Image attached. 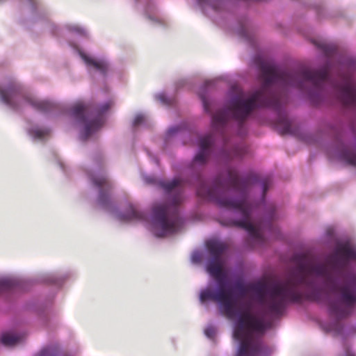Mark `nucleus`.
<instances>
[{"label": "nucleus", "mask_w": 356, "mask_h": 356, "mask_svg": "<svg viewBox=\"0 0 356 356\" xmlns=\"http://www.w3.org/2000/svg\"><path fill=\"white\" fill-rule=\"evenodd\" d=\"M356 261V248L348 243H339L323 263H314L309 255L296 254L293 257L296 266L286 278L270 287L259 284L253 287L265 314L274 318L283 315L290 302H300L311 298L309 291H316L320 282L341 303L353 307L356 303V274L345 275L349 261Z\"/></svg>", "instance_id": "f257e3e1"}, {"label": "nucleus", "mask_w": 356, "mask_h": 356, "mask_svg": "<svg viewBox=\"0 0 356 356\" xmlns=\"http://www.w3.org/2000/svg\"><path fill=\"white\" fill-rule=\"evenodd\" d=\"M256 63L260 71L261 88L245 98L244 92L239 88L232 87L236 95L232 98L229 107L217 111L212 117V125L215 129L223 128L230 115L242 124L257 107H269L280 112L281 97L278 92L273 90L274 84L293 86L304 90L305 85L309 83L311 89L307 92L312 97L321 92L323 86L328 78L329 68L327 66L317 70L301 68L291 71L282 70L261 58H257Z\"/></svg>", "instance_id": "f03ea898"}, {"label": "nucleus", "mask_w": 356, "mask_h": 356, "mask_svg": "<svg viewBox=\"0 0 356 356\" xmlns=\"http://www.w3.org/2000/svg\"><path fill=\"white\" fill-rule=\"evenodd\" d=\"M208 273L218 282L217 291L206 289L201 291V302L213 300L219 302L223 308L224 314L229 318L238 316L234 332V337L240 341V346L236 356H266V350L261 341L256 337H261L272 325L262 317L252 314L249 309L240 313L236 310V297L223 286L226 275L223 271L220 259H213L207 267Z\"/></svg>", "instance_id": "7ed1b4c3"}, {"label": "nucleus", "mask_w": 356, "mask_h": 356, "mask_svg": "<svg viewBox=\"0 0 356 356\" xmlns=\"http://www.w3.org/2000/svg\"><path fill=\"white\" fill-rule=\"evenodd\" d=\"M257 176L250 173L240 177L237 172L229 170L226 179L218 177L212 186H209L204 180L198 177L197 194L199 197L214 202L221 208L236 209L241 215L240 220H231L227 225L245 229L250 238L261 242L263 237L260 229L250 220L252 206L248 200L247 193L250 186L257 181Z\"/></svg>", "instance_id": "20e7f679"}, {"label": "nucleus", "mask_w": 356, "mask_h": 356, "mask_svg": "<svg viewBox=\"0 0 356 356\" xmlns=\"http://www.w3.org/2000/svg\"><path fill=\"white\" fill-rule=\"evenodd\" d=\"M181 184L179 179H174L170 181H162L159 183L167 193L173 191L175 193L166 203L156 204L153 207V227L158 237L176 232L183 224L178 208L182 201V195L179 191H177Z\"/></svg>", "instance_id": "39448f33"}, {"label": "nucleus", "mask_w": 356, "mask_h": 356, "mask_svg": "<svg viewBox=\"0 0 356 356\" xmlns=\"http://www.w3.org/2000/svg\"><path fill=\"white\" fill-rule=\"evenodd\" d=\"M111 106V102H107L95 106L78 102L72 106L71 108L72 115L77 121L84 124L81 134L83 140L88 139L93 133L102 127L104 122L103 115Z\"/></svg>", "instance_id": "423d86ee"}, {"label": "nucleus", "mask_w": 356, "mask_h": 356, "mask_svg": "<svg viewBox=\"0 0 356 356\" xmlns=\"http://www.w3.org/2000/svg\"><path fill=\"white\" fill-rule=\"evenodd\" d=\"M0 96L1 100L13 109L19 107L22 100L42 113L49 112L55 107V105L49 101L40 100L32 95H24L22 86L15 81H12L5 88H1Z\"/></svg>", "instance_id": "0eeeda50"}, {"label": "nucleus", "mask_w": 356, "mask_h": 356, "mask_svg": "<svg viewBox=\"0 0 356 356\" xmlns=\"http://www.w3.org/2000/svg\"><path fill=\"white\" fill-rule=\"evenodd\" d=\"M339 100L346 107L356 108V84L346 77L343 82L336 86Z\"/></svg>", "instance_id": "6e6552de"}, {"label": "nucleus", "mask_w": 356, "mask_h": 356, "mask_svg": "<svg viewBox=\"0 0 356 356\" xmlns=\"http://www.w3.org/2000/svg\"><path fill=\"white\" fill-rule=\"evenodd\" d=\"M91 181L99 189L98 204L107 209L111 204V192L113 185L105 175L91 176Z\"/></svg>", "instance_id": "1a4fd4ad"}, {"label": "nucleus", "mask_w": 356, "mask_h": 356, "mask_svg": "<svg viewBox=\"0 0 356 356\" xmlns=\"http://www.w3.org/2000/svg\"><path fill=\"white\" fill-rule=\"evenodd\" d=\"M212 143L213 139L211 135H207L200 138V149L194 157L193 163L204 165L207 162Z\"/></svg>", "instance_id": "9d476101"}, {"label": "nucleus", "mask_w": 356, "mask_h": 356, "mask_svg": "<svg viewBox=\"0 0 356 356\" xmlns=\"http://www.w3.org/2000/svg\"><path fill=\"white\" fill-rule=\"evenodd\" d=\"M207 248L215 259H220L221 256L228 248V245L225 243L218 240H209L206 243Z\"/></svg>", "instance_id": "9b49d317"}, {"label": "nucleus", "mask_w": 356, "mask_h": 356, "mask_svg": "<svg viewBox=\"0 0 356 356\" xmlns=\"http://www.w3.org/2000/svg\"><path fill=\"white\" fill-rule=\"evenodd\" d=\"M81 56L87 65L92 67L104 75L106 74L108 69V65L106 60H97L84 54H81Z\"/></svg>", "instance_id": "f8f14e48"}, {"label": "nucleus", "mask_w": 356, "mask_h": 356, "mask_svg": "<svg viewBox=\"0 0 356 356\" xmlns=\"http://www.w3.org/2000/svg\"><path fill=\"white\" fill-rule=\"evenodd\" d=\"M329 309L331 314L334 316L339 320L346 318L349 314V312L347 308L334 301L329 302Z\"/></svg>", "instance_id": "ddd939ff"}, {"label": "nucleus", "mask_w": 356, "mask_h": 356, "mask_svg": "<svg viewBox=\"0 0 356 356\" xmlns=\"http://www.w3.org/2000/svg\"><path fill=\"white\" fill-rule=\"evenodd\" d=\"M119 218L121 220H142L145 218V214L131 205L127 213L120 215Z\"/></svg>", "instance_id": "4468645a"}, {"label": "nucleus", "mask_w": 356, "mask_h": 356, "mask_svg": "<svg viewBox=\"0 0 356 356\" xmlns=\"http://www.w3.org/2000/svg\"><path fill=\"white\" fill-rule=\"evenodd\" d=\"M20 339V336L11 332L3 333L0 337L1 343L8 346L16 344Z\"/></svg>", "instance_id": "2eb2a0df"}, {"label": "nucleus", "mask_w": 356, "mask_h": 356, "mask_svg": "<svg viewBox=\"0 0 356 356\" xmlns=\"http://www.w3.org/2000/svg\"><path fill=\"white\" fill-rule=\"evenodd\" d=\"M246 149L243 146L234 147L227 154L226 157L228 159H241L246 154Z\"/></svg>", "instance_id": "dca6fc26"}, {"label": "nucleus", "mask_w": 356, "mask_h": 356, "mask_svg": "<svg viewBox=\"0 0 356 356\" xmlns=\"http://www.w3.org/2000/svg\"><path fill=\"white\" fill-rule=\"evenodd\" d=\"M277 125L280 128L282 134H286L291 132V124L286 117L280 116Z\"/></svg>", "instance_id": "f3484780"}, {"label": "nucleus", "mask_w": 356, "mask_h": 356, "mask_svg": "<svg viewBox=\"0 0 356 356\" xmlns=\"http://www.w3.org/2000/svg\"><path fill=\"white\" fill-rule=\"evenodd\" d=\"M318 47L323 51L327 57L334 56L337 51V47L333 44L320 43L318 44Z\"/></svg>", "instance_id": "a211bd4d"}, {"label": "nucleus", "mask_w": 356, "mask_h": 356, "mask_svg": "<svg viewBox=\"0 0 356 356\" xmlns=\"http://www.w3.org/2000/svg\"><path fill=\"white\" fill-rule=\"evenodd\" d=\"M234 289L238 292V296L240 298H243L248 291V288L241 281L235 283Z\"/></svg>", "instance_id": "6ab92c4d"}, {"label": "nucleus", "mask_w": 356, "mask_h": 356, "mask_svg": "<svg viewBox=\"0 0 356 356\" xmlns=\"http://www.w3.org/2000/svg\"><path fill=\"white\" fill-rule=\"evenodd\" d=\"M15 282L10 278H3L0 280V289L7 290L13 288Z\"/></svg>", "instance_id": "aec40b11"}, {"label": "nucleus", "mask_w": 356, "mask_h": 356, "mask_svg": "<svg viewBox=\"0 0 356 356\" xmlns=\"http://www.w3.org/2000/svg\"><path fill=\"white\" fill-rule=\"evenodd\" d=\"M49 134L50 130L49 129H37L31 131V134L38 139H42L48 136Z\"/></svg>", "instance_id": "412c9836"}, {"label": "nucleus", "mask_w": 356, "mask_h": 356, "mask_svg": "<svg viewBox=\"0 0 356 356\" xmlns=\"http://www.w3.org/2000/svg\"><path fill=\"white\" fill-rule=\"evenodd\" d=\"M156 99L165 105H170L172 103V100L168 99L165 94H159L156 95Z\"/></svg>", "instance_id": "4be33fe9"}, {"label": "nucleus", "mask_w": 356, "mask_h": 356, "mask_svg": "<svg viewBox=\"0 0 356 356\" xmlns=\"http://www.w3.org/2000/svg\"><path fill=\"white\" fill-rule=\"evenodd\" d=\"M144 119H145V118L143 115H138L137 116H136V118L134 120V125L138 126V125L140 124L144 121Z\"/></svg>", "instance_id": "5701e85b"}, {"label": "nucleus", "mask_w": 356, "mask_h": 356, "mask_svg": "<svg viewBox=\"0 0 356 356\" xmlns=\"http://www.w3.org/2000/svg\"><path fill=\"white\" fill-rule=\"evenodd\" d=\"M199 95L202 102L204 109L206 111H208L209 110V104H208V102H207V99L205 95L203 94H200Z\"/></svg>", "instance_id": "b1692460"}, {"label": "nucleus", "mask_w": 356, "mask_h": 356, "mask_svg": "<svg viewBox=\"0 0 356 356\" xmlns=\"http://www.w3.org/2000/svg\"><path fill=\"white\" fill-rule=\"evenodd\" d=\"M268 181L265 180L263 183V196L264 197L268 189Z\"/></svg>", "instance_id": "393cba45"}, {"label": "nucleus", "mask_w": 356, "mask_h": 356, "mask_svg": "<svg viewBox=\"0 0 356 356\" xmlns=\"http://www.w3.org/2000/svg\"><path fill=\"white\" fill-rule=\"evenodd\" d=\"M205 334L207 336H208L209 337H211L213 334H214V330L213 328L211 327H209V328H207L205 330Z\"/></svg>", "instance_id": "a878e982"}, {"label": "nucleus", "mask_w": 356, "mask_h": 356, "mask_svg": "<svg viewBox=\"0 0 356 356\" xmlns=\"http://www.w3.org/2000/svg\"><path fill=\"white\" fill-rule=\"evenodd\" d=\"M49 355V349H44L41 352V356H48Z\"/></svg>", "instance_id": "bb28decb"}, {"label": "nucleus", "mask_w": 356, "mask_h": 356, "mask_svg": "<svg viewBox=\"0 0 356 356\" xmlns=\"http://www.w3.org/2000/svg\"><path fill=\"white\" fill-rule=\"evenodd\" d=\"M177 129H177V128H176V127L170 128V129L168 130V133H169V134H170H170H174V133L177 132Z\"/></svg>", "instance_id": "cd10ccee"}, {"label": "nucleus", "mask_w": 356, "mask_h": 356, "mask_svg": "<svg viewBox=\"0 0 356 356\" xmlns=\"http://www.w3.org/2000/svg\"><path fill=\"white\" fill-rule=\"evenodd\" d=\"M346 356H356V355L350 351H347Z\"/></svg>", "instance_id": "c85d7f7f"}, {"label": "nucleus", "mask_w": 356, "mask_h": 356, "mask_svg": "<svg viewBox=\"0 0 356 356\" xmlns=\"http://www.w3.org/2000/svg\"><path fill=\"white\" fill-rule=\"evenodd\" d=\"M211 84V81H206V82L204 83V87H205V88H207V87H209Z\"/></svg>", "instance_id": "c756f323"}]
</instances>
